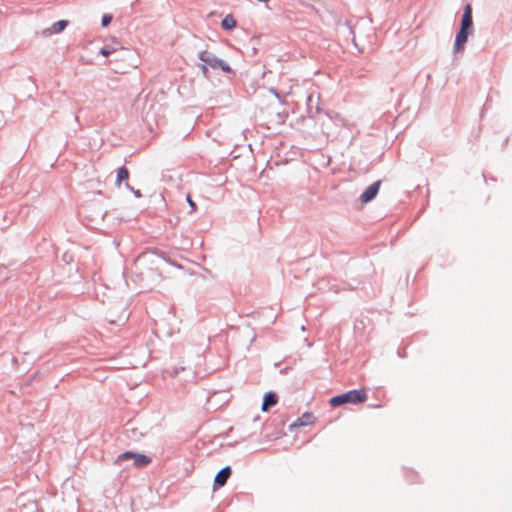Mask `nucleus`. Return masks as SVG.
Here are the masks:
<instances>
[{"label":"nucleus","instance_id":"obj_7","mask_svg":"<svg viewBox=\"0 0 512 512\" xmlns=\"http://www.w3.org/2000/svg\"><path fill=\"white\" fill-rule=\"evenodd\" d=\"M277 402H278V398H277L276 394L273 392H269V393L265 394V396H264L261 410L263 412H266L270 407L275 406L277 404Z\"/></svg>","mask_w":512,"mask_h":512},{"label":"nucleus","instance_id":"obj_16","mask_svg":"<svg viewBox=\"0 0 512 512\" xmlns=\"http://www.w3.org/2000/svg\"><path fill=\"white\" fill-rule=\"evenodd\" d=\"M186 201L188 202L189 206L191 207V211L194 212L196 210V204L195 202L192 200L191 198V195L188 194L186 196Z\"/></svg>","mask_w":512,"mask_h":512},{"label":"nucleus","instance_id":"obj_13","mask_svg":"<svg viewBox=\"0 0 512 512\" xmlns=\"http://www.w3.org/2000/svg\"><path fill=\"white\" fill-rule=\"evenodd\" d=\"M68 26L67 20H60L53 25L54 32H61Z\"/></svg>","mask_w":512,"mask_h":512},{"label":"nucleus","instance_id":"obj_1","mask_svg":"<svg viewBox=\"0 0 512 512\" xmlns=\"http://www.w3.org/2000/svg\"><path fill=\"white\" fill-rule=\"evenodd\" d=\"M163 259L155 253H143L135 260V270L139 274L159 273Z\"/></svg>","mask_w":512,"mask_h":512},{"label":"nucleus","instance_id":"obj_17","mask_svg":"<svg viewBox=\"0 0 512 512\" xmlns=\"http://www.w3.org/2000/svg\"><path fill=\"white\" fill-rule=\"evenodd\" d=\"M136 197H141V193L139 190L134 191Z\"/></svg>","mask_w":512,"mask_h":512},{"label":"nucleus","instance_id":"obj_4","mask_svg":"<svg viewBox=\"0 0 512 512\" xmlns=\"http://www.w3.org/2000/svg\"><path fill=\"white\" fill-rule=\"evenodd\" d=\"M317 421V417L313 412H304L295 422L289 425L291 432L295 431L299 427L314 425Z\"/></svg>","mask_w":512,"mask_h":512},{"label":"nucleus","instance_id":"obj_2","mask_svg":"<svg viewBox=\"0 0 512 512\" xmlns=\"http://www.w3.org/2000/svg\"><path fill=\"white\" fill-rule=\"evenodd\" d=\"M368 398L366 389L350 390L341 395L332 397L329 400V404L332 407H338L346 403L360 404L364 403Z\"/></svg>","mask_w":512,"mask_h":512},{"label":"nucleus","instance_id":"obj_11","mask_svg":"<svg viewBox=\"0 0 512 512\" xmlns=\"http://www.w3.org/2000/svg\"><path fill=\"white\" fill-rule=\"evenodd\" d=\"M201 59L205 62H208L209 65L212 67L219 66L223 71H226V72H228L230 70L229 66L226 63H224L223 61H220V60L209 61V60L205 59L203 56L201 57Z\"/></svg>","mask_w":512,"mask_h":512},{"label":"nucleus","instance_id":"obj_10","mask_svg":"<svg viewBox=\"0 0 512 512\" xmlns=\"http://www.w3.org/2000/svg\"><path fill=\"white\" fill-rule=\"evenodd\" d=\"M222 28L224 30H231L233 28L236 27V20L233 18V16L231 15H227L223 20H222Z\"/></svg>","mask_w":512,"mask_h":512},{"label":"nucleus","instance_id":"obj_15","mask_svg":"<svg viewBox=\"0 0 512 512\" xmlns=\"http://www.w3.org/2000/svg\"><path fill=\"white\" fill-rule=\"evenodd\" d=\"M116 51V48L113 47V48H107V47H104L100 50V53L103 55V56H108L110 55L112 52Z\"/></svg>","mask_w":512,"mask_h":512},{"label":"nucleus","instance_id":"obj_3","mask_svg":"<svg viewBox=\"0 0 512 512\" xmlns=\"http://www.w3.org/2000/svg\"><path fill=\"white\" fill-rule=\"evenodd\" d=\"M128 459H133V462H134V465L135 467L137 468H143V467H146L148 466L150 463H151V458L148 457L147 455H144V454H139V453H134V452H131V451H126L124 453H121L117 459H116V463L117 464H120L121 462L125 461V460H128Z\"/></svg>","mask_w":512,"mask_h":512},{"label":"nucleus","instance_id":"obj_9","mask_svg":"<svg viewBox=\"0 0 512 512\" xmlns=\"http://www.w3.org/2000/svg\"><path fill=\"white\" fill-rule=\"evenodd\" d=\"M129 170L126 167H121L118 169L117 177L115 181V185L120 187L123 181H127L129 179Z\"/></svg>","mask_w":512,"mask_h":512},{"label":"nucleus","instance_id":"obj_6","mask_svg":"<svg viewBox=\"0 0 512 512\" xmlns=\"http://www.w3.org/2000/svg\"><path fill=\"white\" fill-rule=\"evenodd\" d=\"M472 26V7L467 4L464 8V13L461 21V28L459 32H466Z\"/></svg>","mask_w":512,"mask_h":512},{"label":"nucleus","instance_id":"obj_5","mask_svg":"<svg viewBox=\"0 0 512 512\" xmlns=\"http://www.w3.org/2000/svg\"><path fill=\"white\" fill-rule=\"evenodd\" d=\"M380 185H381V181L378 180V181L374 182L373 184H371L370 186H368L366 188V190L360 196L361 202L368 203L371 200H373L376 197V195L380 189Z\"/></svg>","mask_w":512,"mask_h":512},{"label":"nucleus","instance_id":"obj_8","mask_svg":"<svg viewBox=\"0 0 512 512\" xmlns=\"http://www.w3.org/2000/svg\"><path fill=\"white\" fill-rule=\"evenodd\" d=\"M231 475V469L230 467H225L221 469L217 475L215 476V484L218 486H224Z\"/></svg>","mask_w":512,"mask_h":512},{"label":"nucleus","instance_id":"obj_12","mask_svg":"<svg viewBox=\"0 0 512 512\" xmlns=\"http://www.w3.org/2000/svg\"><path fill=\"white\" fill-rule=\"evenodd\" d=\"M467 36L468 34H457L456 40H455V50L459 51L463 45L467 42Z\"/></svg>","mask_w":512,"mask_h":512},{"label":"nucleus","instance_id":"obj_18","mask_svg":"<svg viewBox=\"0 0 512 512\" xmlns=\"http://www.w3.org/2000/svg\"><path fill=\"white\" fill-rule=\"evenodd\" d=\"M258 2H264L267 3L269 0H257Z\"/></svg>","mask_w":512,"mask_h":512},{"label":"nucleus","instance_id":"obj_14","mask_svg":"<svg viewBox=\"0 0 512 512\" xmlns=\"http://www.w3.org/2000/svg\"><path fill=\"white\" fill-rule=\"evenodd\" d=\"M111 21H112V15H110V14H104V15L102 16V21H101V23H102V27H103V28L107 27V26L110 24V22H111Z\"/></svg>","mask_w":512,"mask_h":512}]
</instances>
